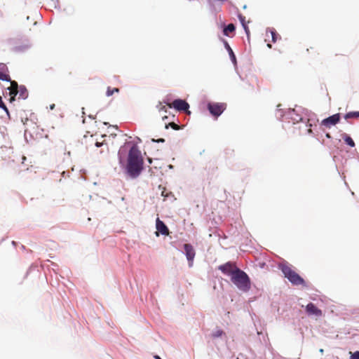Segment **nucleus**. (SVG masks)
<instances>
[{"label":"nucleus","mask_w":359,"mask_h":359,"mask_svg":"<svg viewBox=\"0 0 359 359\" xmlns=\"http://www.w3.org/2000/svg\"><path fill=\"white\" fill-rule=\"evenodd\" d=\"M144 160L141 151L136 145H133L128 152L127 172L132 177H137L143 170Z\"/></svg>","instance_id":"obj_1"},{"label":"nucleus","mask_w":359,"mask_h":359,"mask_svg":"<svg viewBox=\"0 0 359 359\" xmlns=\"http://www.w3.org/2000/svg\"><path fill=\"white\" fill-rule=\"evenodd\" d=\"M232 283L236 287L244 292L248 291L250 288V280L248 276L244 271L236 268L233 276L231 277Z\"/></svg>","instance_id":"obj_2"},{"label":"nucleus","mask_w":359,"mask_h":359,"mask_svg":"<svg viewBox=\"0 0 359 359\" xmlns=\"http://www.w3.org/2000/svg\"><path fill=\"white\" fill-rule=\"evenodd\" d=\"M280 269L284 274L285 277L294 285H305L304 280L295 271L292 267L287 264H282Z\"/></svg>","instance_id":"obj_3"},{"label":"nucleus","mask_w":359,"mask_h":359,"mask_svg":"<svg viewBox=\"0 0 359 359\" xmlns=\"http://www.w3.org/2000/svg\"><path fill=\"white\" fill-rule=\"evenodd\" d=\"M163 104L164 101L163 102H159L156 105L159 116H161L162 121H165V119L175 120V115L172 114L170 111H168L167 108L168 106L165 104Z\"/></svg>","instance_id":"obj_4"},{"label":"nucleus","mask_w":359,"mask_h":359,"mask_svg":"<svg viewBox=\"0 0 359 359\" xmlns=\"http://www.w3.org/2000/svg\"><path fill=\"white\" fill-rule=\"evenodd\" d=\"M164 104H165L169 108H175L178 111H187L189 107V104L185 100L180 99H177L172 103L164 100Z\"/></svg>","instance_id":"obj_5"},{"label":"nucleus","mask_w":359,"mask_h":359,"mask_svg":"<svg viewBox=\"0 0 359 359\" xmlns=\"http://www.w3.org/2000/svg\"><path fill=\"white\" fill-rule=\"evenodd\" d=\"M208 109L210 113L215 116H219L226 109V104L224 103H209Z\"/></svg>","instance_id":"obj_6"},{"label":"nucleus","mask_w":359,"mask_h":359,"mask_svg":"<svg viewBox=\"0 0 359 359\" xmlns=\"http://www.w3.org/2000/svg\"><path fill=\"white\" fill-rule=\"evenodd\" d=\"M340 121V114H335L332 116H330L325 119H323L320 125L324 126L326 128H331L332 126H335Z\"/></svg>","instance_id":"obj_7"},{"label":"nucleus","mask_w":359,"mask_h":359,"mask_svg":"<svg viewBox=\"0 0 359 359\" xmlns=\"http://www.w3.org/2000/svg\"><path fill=\"white\" fill-rule=\"evenodd\" d=\"M306 311L309 316L320 317L323 315L322 311L313 303H309L306 305Z\"/></svg>","instance_id":"obj_8"},{"label":"nucleus","mask_w":359,"mask_h":359,"mask_svg":"<svg viewBox=\"0 0 359 359\" xmlns=\"http://www.w3.org/2000/svg\"><path fill=\"white\" fill-rule=\"evenodd\" d=\"M184 249L185 251V254L187 256V258L189 262V266H191L193 264V261L195 257V250L191 245L190 244H184Z\"/></svg>","instance_id":"obj_9"},{"label":"nucleus","mask_w":359,"mask_h":359,"mask_svg":"<svg viewBox=\"0 0 359 359\" xmlns=\"http://www.w3.org/2000/svg\"><path fill=\"white\" fill-rule=\"evenodd\" d=\"M236 267L231 263L227 262L223 265H220L219 266V269L224 274L231 276V277L233 276V273H234V270Z\"/></svg>","instance_id":"obj_10"},{"label":"nucleus","mask_w":359,"mask_h":359,"mask_svg":"<svg viewBox=\"0 0 359 359\" xmlns=\"http://www.w3.org/2000/svg\"><path fill=\"white\" fill-rule=\"evenodd\" d=\"M11 86L8 88L9 90V101L12 102L15 100V97L18 95V90L19 89L18 83L15 81H10Z\"/></svg>","instance_id":"obj_11"},{"label":"nucleus","mask_w":359,"mask_h":359,"mask_svg":"<svg viewBox=\"0 0 359 359\" xmlns=\"http://www.w3.org/2000/svg\"><path fill=\"white\" fill-rule=\"evenodd\" d=\"M156 227L157 229L156 235L158 236V232L162 235L168 236L169 234V229L167 226L164 224L163 222L160 220L159 218H157Z\"/></svg>","instance_id":"obj_12"},{"label":"nucleus","mask_w":359,"mask_h":359,"mask_svg":"<svg viewBox=\"0 0 359 359\" xmlns=\"http://www.w3.org/2000/svg\"><path fill=\"white\" fill-rule=\"evenodd\" d=\"M18 99H22V100L26 99L28 96V91H27V88L23 86H20L19 87V89L18 90Z\"/></svg>","instance_id":"obj_13"},{"label":"nucleus","mask_w":359,"mask_h":359,"mask_svg":"<svg viewBox=\"0 0 359 359\" xmlns=\"http://www.w3.org/2000/svg\"><path fill=\"white\" fill-rule=\"evenodd\" d=\"M238 19H239L241 23L242 24V26L243 27L246 34L248 35L249 33H250V30H249V27H248V26L247 25V22L245 21V17L243 16L241 14H239L238 15Z\"/></svg>","instance_id":"obj_14"},{"label":"nucleus","mask_w":359,"mask_h":359,"mask_svg":"<svg viewBox=\"0 0 359 359\" xmlns=\"http://www.w3.org/2000/svg\"><path fill=\"white\" fill-rule=\"evenodd\" d=\"M235 31V26L233 24H229L224 27L223 32L225 36H229L230 34Z\"/></svg>","instance_id":"obj_15"},{"label":"nucleus","mask_w":359,"mask_h":359,"mask_svg":"<svg viewBox=\"0 0 359 359\" xmlns=\"http://www.w3.org/2000/svg\"><path fill=\"white\" fill-rule=\"evenodd\" d=\"M345 119L359 118V111H351L344 115Z\"/></svg>","instance_id":"obj_16"},{"label":"nucleus","mask_w":359,"mask_h":359,"mask_svg":"<svg viewBox=\"0 0 359 359\" xmlns=\"http://www.w3.org/2000/svg\"><path fill=\"white\" fill-rule=\"evenodd\" d=\"M170 126L172 129L177 130L180 128V126L174 122V120L169 119V122H165V128L168 129Z\"/></svg>","instance_id":"obj_17"},{"label":"nucleus","mask_w":359,"mask_h":359,"mask_svg":"<svg viewBox=\"0 0 359 359\" xmlns=\"http://www.w3.org/2000/svg\"><path fill=\"white\" fill-rule=\"evenodd\" d=\"M343 140L350 147H355L354 141L353 140V139L351 137L348 136L347 135L344 134L343 135Z\"/></svg>","instance_id":"obj_18"},{"label":"nucleus","mask_w":359,"mask_h":359,"mask_svg":"<svg viewBox=\"0 0 359 359\" xmlns=\"http://www.w3.org/2000/svg\"><path fill=\"white\" fill-rule=\"evenodd\" d=\"M119 88H111V87H108L107 89L106 95L107 96L109 97L111 96L114 93H118Z\"/></svg>","instance_id":"obj_19"},{"label":"nucleus","mask_w":359,"mask_h":359,"mask_svg":"<svg viewBox=\"0 0 359 359\" xmlns=\"http://www.w3.org/2000/svg\"><path fill=\"white\" fill-rule=\"evenodd\" d=\"M0 80L10 81V75L7 72H0Z\"/></svg>","instance_id":"obj_20"},{"label":"nucleus","mask_w":359,"mask_h":359,"mask_svg":"<svg viewBox=\"0 0 359 359\" xmlns=\"http://www.w3.org/2000/svg\"><path fill=\"white\" fill-rule=\"evenodd\" d=\"M224 332L222 330H217L215 332H212L211 336L212 338L220 337L224 334Z\"/></svg>","instance_id":"obj_21"},{"label":"nucleus","mask_w":359,"mask_h":359,"mask_svg":"<svg viewBox=\"0 0 359 359\" xmlns=\"http://www.w3.org/2000/svg\"><path fill=\"white\" fill-rule=\"evenodd\" d=\"M271 38H272V42L276 43L277 41L278 34L276 33V30H274V29L271 30Z\"/></svg>","instance_id":"obj_22"},{"label":"nucleus","mask_w":359,"mask_h":359,"mask_svg":"<svg viewBox=\"0 0 359 359\" xmlns=\"http://www.w3.org/2000/svg\"><path fill=\"white\" fill-rule=\"evenodd\" d=\"M0 108H2L4 109L5 111H6L7 114H8V109L6 106L4 104L2 97L0 96Z\"/></svg>","instance_id":"obj_23"},{"label":"nucleus","mask_w":359,"mask_h":359,"mask_svg":"<svg viewBox=\"0 0 359 359\" xmlns=\"http://www.w3.org/2000/svg\"><path fill=\"white\" fill-rule=\"evenodd\" d=\"M226 48L227 50H229L231 56L232 57V58L235 60H236V57H235V55L233 54V52L232 50V49L230 48V46H229V44L227 43H226Z\"/></svg>","instance_id":"obj_24"},{"label":"nucleus","mask_w":359,"mask_h":359,"mask_svg":"<svg viewBox=\"0 0 359 359\" xmlns=\"http://www.w3.org/2000/svg\"><path fill=\"white\" fill-rule=\"evenodd\" d=\"M350 353L351 354V359H359V351H355L353 353L350 352Z\"/></svg>","instance_id":"obj_25"},{"label":"nucleus","mask_w":359,"mask_h":359,"mask_svg":"<svg viewBox=\"0 0 359 359\" xmlns=\"http://www.w3.org/2000/svg\"><path fill=\"white\" fill-rule=\"evenodd\" d=\"M152 141H153V142H165V140H164V139H163V138H160V139L156 140H154V139H153V140H152Z\"/></svg>","instance_id":"obj_26"},{"label":"nucleus","mask_w":359,"mask_h":359,"mask_svg":"<svg viewBox=\"0 0 359 359\" xmlns=\"http://www.w3.org/2000/svg\"><path fill=\"white\" fill-rule=\"evenodd\" d=\"M103 144H104V143H103V142L100 143V142H97L95 143V145H96V147H100V146H102V145H103Z\"/></svg>","instance_id":"obj_27"},{"label":"nucleus","mask_w":359,"mask_h":359,"mask_svg":"<svg viewBox=\"0 0 359 359\" xmlns=\"http://www.w3.org/2000/svg\"><path fill=\"white\" fill-rule=\"evenodd\" d=\"M50 109H53L55 108V104H53L50 105Z\"/></svg>","instance_id":"obj_28"},{"label":"nucleus","mask_w":359,"mask_h":359,"mask_svg":"<svg viewBox=\"0 0 359 359\" xmlns=\"http://www.w3.org/2000/svg\"><path fill=\"white\" fill-rule=\"evenodd\" d=\"M326 137H327V138H331V135H330V133H327V134H326Z\"/></svg>","instance_id":"obj_29"},{"label":"nucleus","mask_w":359,"mask_h":359,"mask_svg":"<svg viewBox=\"0 0 359 359\" xmlns=\"http://www.w3.org/2000/svg\"><path fill=\"white\" fill-rule=\"evenodd\" d=\"M154 358H155L156 359H161L158 355H155V356H154Z\"/></svg>","instance_id":"obj_30"},{"label":"nucleus","mask_w":359,"mask_h":359,"mask_svg":"<svg viewBox=\"0 0 359 359\" xmlns=\"http://www.w3.org/2000/svg\"><path fill=\"white\" fill-rule=\"evenodd\" d=\"M308 133H312V130H311V128H309V129L308 130Z\"/></svg>","instance_id":"obj_31"},{"label":"nucleus","mask_w":359,"mask_h":359,"mask_svg":"<svg viewBox=\"0 0 359 359\" xmlns=\"http://www.w3.org/2000/svg\"><path fill=\"white\" fill-rule=\"evenodd\" d=\"M267 46H268L269 48H271V44H269H269H267Z\"/></svg>","instance_id":"obj_32"},{"label":"nucleus","mask_w":359,"mask_h":359,"mask_svg":"<svg viewBox=\"0 0 359 359\" xmlns=\"http://www.w3.org/2000/svg\"><path fill=\"white\" fill-rule=\"evenodd\" d=\"M164 123H165V122L168 123L169 122V120L168 119H165V121H163Z\"/></svg>","instance_id":"obj_33"}]
</instances>
